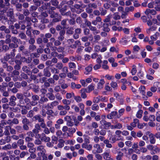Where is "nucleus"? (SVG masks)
Here are the masks:
<instances>
[{
    "label": "nucleus",
    "instance_id": "30",
    "mask_svg": "<svg viewBox=\"0 0 160 160\" xmlns=\"http://www.w3.org/2000/svg\"><path fill=\"white\" fill-rule=\"evenodd\" d=\"M52 55L54 57H57L58 59H62L64 58V56L62 54H58L56 52H53L52 53Z\"/></svg>",
    "mask_w": 160,
    "mask_h": 160
},
{
    "label": "nucleus",
    "instance_id": "36",
    "mask_svg": "<svg viewBox=\"0 0 160 160\" xmlns=\"http://www.w3.org/2000/svg\"><path fill=\"white\" fill-rule=\"evenodd\" d=\"M23 94L25 98H28L31 97L32 93L30 92L28 90H27L23 92Z\"/></svg>",
    "mask_w": 160,
    "mask_h": 160
},
{
    "label": "nucleus",
    "instance_id": "29",
    "mask_svg": "<svg viewBox=\"0 0 160 160\" xmlns=\"http://www.w3.org/2000/svg\"><path fill=\"white\" fill-rule=\"evenodd\" d=\"M87 91V88H82L80 91L81 97L83 98H85L87 97L86 93Z\"/></svg>",
    "mask_w": 160,
    "mask_h": 160
},
{
    "label": "nucleus",
    "instance_id": "37",
    "mask_svg": "<svg viewBox=\"0 0 160 160\" xmlns=\"http://www.w3.org/2000/svg\"><path fill=\"white\" fill-rule=\"evenodd\" d=\"M34 112H33V110H30L27 113V116L28 118H32L34 116Z\"/></svg>",
    "mask_w": 160,
    "mask_h": 160
},
{
    "label": "nucleus",
    "instance_id": "24",
    "mask_svg": "<svg viewBox=\"0 0 160 160\" xmlns=\"http://www.w3.org/2000/svg\"><path fill=\"white\" fill-rule=\"evenodd\" d=\"M41 139L42 141H44L46 142H49L50 140V138L49 137H46L45 134L43 133H42L41 135Z\"/></svg>",
    "mask_w": 160,
    "mask_h": 160
},
{
    "label": "nucleus",
    "instance_id": "12",
    "mask_svg": "<svg viewBox=\"0 0 160 160\" xmlns=\"http://www.w3.org/2000/svg\"><path fill=\"white\" fill-rule=\"evenodd\" d=\"M12 36L10 34H6L5 36V42L6 44H10L14 45L13 43H11V38Z\"/></svg>",
    "mask_w": 160,
    "mask_h": 160
},
{
    "label": "nucleus",
    "instance_id": "9",
    "mask_svg": "<svg viewBox=\"0 0 160 160\" xmlns=\"http://www.w3.org/2000/svg\"><path fill=\"white\" fill-rule=\"evenodd\" d=\"M42 116L40 114H37L35 115L32 118V120L33 121H38V122H44V119L42 118Z\"/></svg>",
    "mask_w": 160,
    "mask_h": 160
},
{
    "label": "nucleus",
    "instance_id": "43",
    "mask_svg": "<svg viewBox=\"0 0 160 160\" xmlns=\"http://www.w3.org/2000/svg\"><path fill=\"white\" fill-rule=\"evenodd\" d=\"M160 151V148L157 146H155V147H154V148H153V149L151 153L152 155H154L155 154L159 152Z\"/></svg>",
    "mask_w": 160,
    "mask_h": 160
},
{
    "label": "nucleus",
    "instance_id": "8",
    "mask_svg": "<svg viewBox=\"0 0 160 160\" xmlns=\"http://www.w3.org/2000/svg\"><path fill=\"white\" fill-rule=\"evenodd\" d=\"M64 120L67 122V125L68 127H72L74 125V122L72 121L71 117L69 116H66L64 118Z\"/></svg>",
    "mask_w": 160,
    "mask_h": 160
},
{
    "label": "nucleus",
    "instance_id": "39",
    "mask_svg": "<svg viewBox=\"0 0 160 160\" xmlns=\"http://www.w3.org/2000/svg\"><path fill=\"white\" fill-rule=\"evenodd\" d=\"M48 99L47 98L44 96L41 98L39 102L40 103L42 104L44 102H48Z\"/></svg>",
    "mask_w": 160,
    "mask_h": 160
},
{
    "label": "nucleus",
    "instance_id": "64",
    "mask_svg": "<svg viewBox=\"0 0 160 160\" xmlns=\"http://www.w3.org/2000/svg\"><path fill=\"white\" fill-rule=\"evenodd\" d=\"M143 113V111L142 110H139L137 112L136 117L138 118H141L142 117V114Z\"/></svg>",
    "mask_w": 160,
    "mask_h": 160
},
{
    "label": "nucleus",
    "instance_id": "33",
    "mask_svg": "<svg viewBox=\"0 0 160 160\" xmlns=\"http://www.w3.org/2000/svg\"><path fill=\"white\" fill-rule=\"evenodd\" d=\"M10 126H6L5 127L3 134L5 135H10V132H9V130H10Z\"/></svg>",
    "mask_w": 160,
    "mask_h": 160
},
{
    "label": "nucleus",
    "instance_id": "38",
    "mask_svg": "<svg viewBox=\"0 0 160 160\" xmlns=\"http://www.w3.org/2000/svg\"><path fill=\"white\" fill-rule=\"evenodd\" d=\"M63 65L62 62H58L55 65V67L58 70H61L63 68Z\"/></svg>",
    "mask_w": 160,
    "mask_h": 160
},
{
    "label": "nucleus",
    "instance_id": "54",
    "mask_svg": "<svg viewBox=\"0 0 160 160\" xmlns=\"http://www.w3.org/2000/svg\"><path fill=\"white\" fill-rule=\"evenodd\" d=\"M2 149L4 150H7L11 149V146L10 144H8L2 147Z\"/></svg>",
    "mask_w": 160,
    "mask_h": 160
},
{
    "label": "nucleus",
    "instance_id": "28",
    "mask_svg": "<svg viewBox=\"0 0 160 160\" xmlns=\"http://www.w3.org/2000/svg\"><path fill=\"white\" fill-rule=\"evenodd\" d=\"M149 141L150 143L152 144H154L156 142V140L154 137L153 134L152 133H150L149 135Z\"/></svg>",
    "mask_w": 160,
    "mask_h": 160
},
{
    "label": "nucleus",
    "instance_id": "1",
    "mask_svg": "<svg viewBox=\"0 0 160 160\" xmlns=\"http://www.w3.org/2000/svg\"><path fill=\"white\" fill-rule=\"evenodd\" d=\"M116 135H112L109 138V139H105L104 141V143L105 144L106 147L108 148H111L112 147V144L115 143L117 141H119V139L117 138Z\"/></svg>",
    "mask_w": 160,
    "mask_h": 160
},
{
    "label": "nucleus",
    "instance_id": "18",
    "mask_svg": "<svg viewBox=\"0 0 160 160\" xmlns=\"http://www.w3.org/2000/svg\"><path fill=\"white\" fill-rule=\"evenodd\" d=\"M22 70L23 72L26 73L28 75H30V74L32 73L29 68L27 66H23L22 68Z\"/></svg>",
    "mask_w": 160,
    "mask_h": 160
},
{
    "label": "nucleus",
    "instance_id": "47",
    "mask_svg": "<svg viewBox=\"0 0 160 160\" xmlns=\"http://www.w3.org/2000/svg\"><path fill=\"white\" fill-rule=\"evenodd\" d=\"M28 75L26 73L23 72H21L20 74V76L21 78L24 79H27L28 78Z\"/></svg>",
    "mask_w": 160,
    "mask_h": 160
},
{
    "label": "nucleus",
    "instance_id": "14",
    "mask_svg": "<svg viewBox=\"0 0 160 160\" xmlns=\"http://www.w3.org/2000/svg\"><path fill=\"white\" fill-rule=\"evenodd\" d=\"M101 124L104 126V128L106 129L108 128L111 126V123L110 122H107L106 120L102 119L100 122Z\"/></svg>",
    "mask_w": 160,
    "mask_h": 160
},
{
    "label": "nucleus",
    "instance_id": "22",
    "mask_svg": "<svg viewBox=\"0 0 160 160\" xmlns=\"http://www.w3.org/2000/svg\"><path fill=\"white\" fill-rule=\"evenodd\" d=\"M37 150L39 151L42 154H44L46 152L44 147L42 145H40L37 147Z\"/></svg>",
    "mask_w": 160,
    "mask_h": 160
},
{
    "label": "nucleus",
    "instance_id": "57",
    "mask_svg": "<svg viewBox=\"0 0 160 160\" xmlns=\"http://www.w3.org/2000/svg\"><path fill=\"white\" fill-rule=\"evenodd\" d=\"M24 97L23 93H18L16 94V98L19 100L24 99Z\"/></svg>",
    "mask_w": 160,
    "mask_h": 160
},
{
    "label": "nucleus",
    "instance_id": "40",
    "mask_svg": "<svg viewBox=\"0 0 160 160\" xmlns=\"http://www.w3.org/2000/svg\"><path fill=\"white\" fill-rule=\"evenodd\" d=\"M46 96L51 100H53L55 99V97L52 93H47Z\"/></svg>",
    "mask_w": 160,
    "mask_h": 160
},
{
    "label": "nucleus",
    "instance_id": "45",
    "mask_svg": "<svg viewBox=\"0 0 160 160\" xmlns=\"http://www.w3.org/2000/svg\"><path fill=\"white\" fill-rule=\"evenodd\" d=\"M102 156L104 159H107V158H111V155L109 154V152H105L102 154Z\"/></svg>",
    "mask_w": 160,
    "mask_h": 160
},
{
    "label": "nucleus",
    "instance_id": "5",
    "mask_svg": "<svg viewBox=\"0 0 160 160\" xmlns=\"http://www.w3.org/2000/svg\"><path fill=\"white\" fill-rule=\"evenodd\" d=\"M31 96L32 101L30 102V105L32 106H35L38 103V101L39 100V97L36 94L32 95Z\"/></svg>",
    "mask_w": 160,
    "mask_h": 160
},
{
    "label": "nucleus",
    "instance_id": "63",
    "mask_svg": "<svg viewBox=\"0 0 160 160\" xmlns=\"http://www.w3.org/2000/svg\"><path fill=\"white\" fill-rule=\"evenodd\" d=\"M25 20L28 23V25L30 26L32 25V23L31 21V18L29 17H26L25 18Z\"/></svg>",
    "mask_w": 160,
    "mask_h": 160
},
{
    "label": "nucleus",
    "instance_id": "21",
    "mask_svg": "<svg viewBox=\"0 0 160 160\" xmlns=\"http://www.w3.org/2000/svg\"><path fill=\"white\" fill-rule=\"evenodd\" d=\"M144 13L146 15L148 16L149 13L151 14L152 15H155L156 14L157 12L155 10L147 9L145 11Z\"/></svg>",
    "mask_w": 160,
    "mask_h": 160
},
{
    "label": "nucleus",
    "instance_id": "62",
    "mask_svg": "<svg viewBox=\"0 0 160 160\" xmlns=\"http://www.w3.org/2000/svg\"><path fill=\"white\" fill-rule=\"evenodd\" d=\"M113 18L114 20H118L121 18V16L118 14V13H115L113 14Z\"/></svg>",
    "mask_w": 160,
    "mask_h": 160
},
{
    "label": "nucleus",
    "instance_id": "13",
    "mask_svg": "<svg viewBox=\"0 0 160 160\" xmlns=\"http://www.w3.org/2000/svg\"><path fill=\"white\" fill-rule=\"evenodd\" d=\"M102 27V30L103 31L106 32H108L110 31V29L109 28V24L107 23H104L101 25L100 26L98 27L99 28Z\"/></svg>",
    "mask_w": 160,
    "mask_h": 160
},
{
    "label": "nucleus",
    "instance_id": "55",
    "mask_svg": "<svg viewBox=\"0 0 160 160\" xmlns=\"http://www.w3.org/2000/svg\"><path fill=\"white\" fill-rule=\"evenodd\" d=\"M28 154V152L27 151L25 152L23 151L21 152H20L19 156L20 158H23L26 155Z\"/></svg>",
    "mask_w": 160,
    "mask_h": 160
},
{
    "label": "nucleus",
    "instance_id": "46",
    "mask_svg": "<svg viewBox=\"0 0 160 160\" xmlns=\"http://www.w3.org/2000/svg\"><path fill=\"white\" fill-rule=\"evenodd\" d=\"M15 128L16 131L18 133H21L23 132L22 126H21L18 125L15 127Z\"/></svg>",
    "mask_w": 160,
    "mask_h": 160
},
{
    "label": "nucleus",
    "instance_id": "50",
    "mask_svg": "<svg viewBox=\"0 0 160 160\" xmlns=\"http://www.w3.org/2000/svg\"><path fill=\"white\" fill-rule=\"evenodd\" d=\"M114 96L116 97V99L118 100H120L121 101H122V98L121 95H120L119 93L117 92H114Z\"/></svg>",
    "mask_w": 160,
    "mask_h": 160
},
{
    "label": "nucleus",
    "instance_id": "42",
    "mask_svg": "<svg viewBox=\"0 0 160 160\" xmlns=\"http://www.w3.org/2000/svg\"><path fill=\"white\" fill-rule=\"evenodd\" d=\"M19 37L21 39L25 40H27V37L25 34L23 32H22L20 33L18 35Z\"/></svg>",
    "mask_w": 160,
    "mask_h": 160
},
{
    "label": "nucleus",
    "instance_id": "10",
    "mask_svg": "<svg viewBox=\"0 0 160 160\" xmlns=\"http://www.w3.org/2000/svg\"><path fill=\"white\" fill-rule=\"evenodd\" d=\"M114 117H116L115 118H119L120 116L118 115V112L117 111H114L108 114L107 116V117L109 119H112Z\"/></svg>",
    "mask_w": 160,
    "mask_h": 160
},
{
    "label": "nucleus",
    "instance_id": "58",
    "mask_svg": "<svg viewBox=\"0 0 160 160\" xmlns=\"http://www.w3.org/2000/svg\"><path fill=\"white\" fill-rule=\"evenodd\" d=\"M123 154L121 151H119L118 152V155L116 157V159L117 160H121L122 157L123 156Z\"/></svg>",
    "mask_w": 160,
    "mask_h": 160
},
{
    "label": "nucleus",
    "instance_id": "19",
    "mask_svg": "<svg viewBox=\"0 0 160 160\" xmlns=\"http://www.w3.org/2000/svg\"><path fill=\"white\" fill-rule=\"evenodd\" d=\"M18 51L19 52H22L24 55L27 54V51H26L25 47L23 45H20L18 47Z\"/></svg>",
    "mask_w": 160,
    "mask_h": 160
},
{
    "label": "nucleus",
    "instance_id": "6",
    "mask_svg": "<svg viewBox=\"0 0 160 160\" xmlns=\"http://www.w3.org/2000/svg\"><path fill=\"white\" fill-rule=\"evenodd\" d=\"M17 106L20 107L21 108V113L22 115H25L28 112V110L29 109V108L26 106L22 105L19 104H18Z\"/></svg>",
    "mask_w": 160,
    "mask_h": 160
},
{
    "label": "nucleus",
    "instance_id": "61",
    "mask_svg": "<svg viewBox=\"0 0 160 160\" xmlns=\"http://www.w3.org/2000/svg\"><path fill=\"white\" fill-rule=\"evenodd\" d=\"M100 15L102 16H104L107 13V11L106 9H104L103 8H102L100 9Z\"/></svg>",
    "mask_w": 160,
    "mask_h": 160
},
{
    "label": "nucleus",
    "instance_id": "11",
    "mask_svg": "<svg viewBox=\"0 0 160 160\" xmlns=\"http://www.w3.org/2000/svg\"><path fill=\"white\" fill-rule=\"evenodd\" d=\"M17 100V98L14 96H12L9 99V104L12 107H14L16 105V102L15 101Z\"/></svg>",
    "mask_w": 160,
    "mask_h": 160
},
{
    "label": "nucleus",
    "instance_id": "51",
    "mask_svg": "<svg viewBox=\"0 0 160 160\" xmlns=\"http://www.w3.org/2000/svg\"><path fill=\"white\" fill-rule=\"evenodd\" d=\"M58 104V102L57 101H55L52 102L50 104V109H53L54 107L57 106Z\"/></svg>",
    "mask_w": 160,
    "mask_h": 160
},
{
    "label": "nucleus",
    "instance_id": "7",
    "mask_svg": "<svg viewBox=\"0 0 160 160\" xmlns=\"http://www.w3.org/2000/svg\"><path fill=\"white\" fill-rule=\"evenodd\" d=\"M78 2L80 3V4H75L73 6V7L77 9H79L81 10V11L79 12L78 13H79L83 11V10L81 9V8H85L86 7V5L82 3L81 2Z\"/></svg>",
    "mask_w": 160,
    "mask_h": 160
},
{
    "label": "nucleus",
    "instance_id": "4",
    "mask_svg": "<svg viewBox=\"0 0 160 160\" xmlns=\"http://www.w3.org/2000/svg\"><path fill=\"white\" fill-rule=\"evenodd\" d=\"M93 149L92 151V153L94 154L96 153H101L102 152V149L101 148L100 145L98 143H96L93 146Z\"/></svg>",
    "mask_w": 160,
    "mask_h": 160
},
{
    "label": "nucleus",
    "instance_id": "25",
    "mask_svg": "<svg viewBox=\"0 0 160 160\" xmlns=\"http://www.w3.org/2000/svg\"><path fill=\"white\" fill-rule=\"evenodd\" d=\"M43 75L44 76L49 77L51 75L50 71L49 70L48 68H44L43 71Z\"/></svg>",
    "mask_w": 160,
    "mask_h": 160
},
{
    "label": "nucleus",
    "instance_id": "27",
    "mask_svg": "<svg viewBox=\"0 0 160 160\" xmlns=\"http://www.w3.org/2000/svg\"><path fill=\"white\" fill-rule=\"evenodd\" d=\"M22 124H29L30 122L29 120L25 116H22Z\"/></svg>",
    "mask_w": 160,
    "mask_h": 160
},
{
    "label": "nucleus",
    "instance_id": "16",
    "mask_svg": "<svg viewBox=\"0 0 160 160\" xmlns=\"http://www.w3.org/2000/svg\"><path fill=\"white\" fill-rule=\"evenodd\" d=\"M13 46V45H11L10 44H8V45L3 44L2 45V48L4 52H6L9 51L10 48H12V47H13L12 46Z\"/></svg>",
    "mask_w": 160,
    "mask_h": 160
},
{
    "label": "nucleus",
    "instance_id": "31",
    "mask_svg": "<svg viewBox=\"0 0 160 160\" xmlns=\"http://www.w3.org/2000/svg\"><path fill=\"white\" fill-rule=\"evenodd\" d=\"M105 83V82L103 79H101L98 84L97 88L98 89H101L103 86V84Z\"/></svg>",
    "mask_w": 160,
    "mask_h": 160
},
{
    "label": "nucleus",
    "instance_id": "52",
    "mask_svg": "<svg viewBox=\"0 0 160 160\" xmlns=\"http://www.w3.org/2000/svg\"><path fill=\"white\" fill-rule=\"evenodd\" d=\"M36 48V46L34 44H30L29 46L28 49L31 52H33Z\"/></svg>",
    "mask_w": 160,
    "mask_h": 160
},
{
    "label": "nucleus",
    "instance_id": "41",
    "mask_svg": "<svg viewBox=\"0 0 160 160\" xmlns=\"http://www.w3.org/2000/svg\"><path fill=\"white\" fill-rule=\"evenodd\" d=\"M3 58L6 61H8L10 59H11L13 57V56L11 55L10 53H6Z\"/></svg>",
    "mask_w": 160,
    "mask_h": 160
},
{
    "label": "nucleus",
    "instance_id": "32",
    "mask_svg": "<svg viewBox=\"0 0 160 160\" xmlns=\"http://www.w3.org/2000/svg\"><path fill=\"white\" fill-rule=\"evenodd\" d=\"M89 28V30L93 32V33L94 35H96L99 33L98 30H97V28L96 27L91 26Z\"/></svg>",
    "mask_w": 160,
    "mask_h": 160
},
{
    "label": "nucleus",
    "instance_id": "2",
    "mask_svg": "<svg viewBox=\"0 0 160 160\" xmlns=\"http://www.w3.org/2000/svg\"><path fill=\"white\" fill-rule=\"evenodd\" d=\"M6 12L7 16L9 17V19L8 20V23H9L10 22H16V20L15 18L13 8H9L8 11H6Z\"/></svg>",
    "mask_w": 160,
    "mask_h": 160
},
{
    "label": "nucleus",
    "instance_id": "35",
    "mask_svg": "<svg viewBox=\"0 0 160 160\" xmlns=\"http://www.w3.org/2000/svg\"><path fill=\"white\" fill-rule=\"evenodd\" d=\"M85 70L86 71L84 72V73L86 75L88 74L92 70V68L91 66V65L85 68Z\"/></svg>",
    "mask_w": 160,
    "mask_h": 160
},
{
    "label": "nucleus",
    "instance_id": "48",
    "mask_svg": "<svg viewBox=\"0 0 160 160\" xmlns=\"http://www.w3.org/2000/svg\"><path fill=\"white\" fill-rule=\"evenodd\" d=\"M139 120L138 119H133V122L131 123L130 125L133 128H135L137 126V124L139 123Z\"/></svg>",
    "mask_w": 160,
    "mask_h": 160
},
{
    "label": "nucleus",
    "instance_id": "15",
    "mask_svg": "<svg viewBox=\"0 0 160 160\" xmlns=\"http://www.w3.org/2000/svg\"><path fill=\"white\" fill-rule=\"evenodd\" d=\"M64 106L61 105H58V109L59 110H65L68 111L70 109V107L69 105H64Z\"/></svg>",
    "mask_w": 160,
    "mask_h": 160
},
{
    "label": "nucleus",
    "instance_id": "23",
    "mask_svg": "<svg viewBox=\"0 0 160 160\" xmlns=\"http://www.w3.org/2000/svg\"><path fill=\"white\" fill-rule=\"evenodd\" d=\"M145 87L144 86H141L139 88V91L140 93H141L142 95L144 96V97H143V98H145V97L146 98H147V97L145 96Z\"/></svg>",
    "mask_w": 160,
    "mask_h": 160
},
{
    "label": "nucleus",
    "instance_id": "34",
    "mask_svg": "<svg viewBox=\"0 0 160 160\" xmlns=\"http://www.w3.org/2000/svg\"><path fill=\"white\" fill-rule=\"evenodd\" d=\"M49 13L51 14L50 17L52 18H57V17L58 16V13L52 11H50L49 10Z\"/></svg>",
    "mask_w": 160,
    "mask_h": 160
},
{
    "label": "nucleus",
    "instance_id": "59",
    "mask_svg": "<svg viewBox=\"0 0 160 160\" xmlns=\"http://www.w3.org/2000/svg\"><path fill=\"white\" fill-rule=\"evenodd\" d=\"M94 41L93 42H94L97 43L98 42V41L100 40L101 39L100 36L99 35H95L94 36Z\"/></svg>",
    "mask_w": 160,
    "mask_h": 160
},
{
    "label": "nucleus",
    "instance_id": "49",
    "mask_svg": "<svg viewBox=\"0 0 160 160\" xmlns=\"http://www.w3.org/2000/svg\"><path fill=\"white\" fill-rule=\"evenodd\" d=\"M2 84L1 88H0V90L2 93L6 91V87L8 86V83L6 82H3Z\"/></svg>",
    "mask_w": 160,
    "mask_h": 160
},
{
    "label": "nucleus",
    "instance_id": "17",
    "mask_svg": "<svg viewBox=\"0 0 160 160\" xmlns=\"http://www.w3.org/2000/svg\"><path fill=\"white\" fill-rule=\"evenodd\" d=\"M14 45L12 46L13 48H10V49H12L11 51L10 52L11 54V55L13 56V57H14L16 55L15 52H16V50L15 48H16L18 47V45L17 44H15L13 43Z\"/></svg>",
    "mask_w": 160,
    "mask_h": 160
},
{
    "label": "nucleus",
    "instance_id": "44",
    "mask_svg": "<svg viewBox=\"0 0 160 160\" xmlns=\"http://www.w3.org/2000/svg\"><path fill=\"white\" fill-rule=\"evenodd\" d=\"M20 40L14 36H12L11 38V42L13 43L17 44V43L19 42Z\"/></svg>",
    "mask_w": 160,
    "mask_h": 160
},
{
    "label": "nucleus",
    "instance_id": "26",
    "mask_svg": "<svg viewBox=\"0 0 160 160\" xmlns=\"http://www.w3.org/2000/svg\"><path fill=\"white\" fill-rule=\"evenodd\" d=\"M82 147L83 148H84L87 150L91 151L92 148V145L91 144L88 145L86 143H83L82 145Z\"/></svg>",
    "mask_w": 160,
    "mask_h": 160
},
{
    "label": "nucleus",
    "instance_id": "60",
    "mask_svg": "<svg viewBox=\"0 0 160 160\" xmlns=\"http://www.w3.org/2000/svg\"><path fill=\"white\" fill-rule=\"evenodd\" d=\"M97 7V4L95 3H90L88 5V7L90 8H92L94 9H96Z\"/></svg>",
    "mask_w": 160,
    "mask_h": 160
},
{
    "label": "nucleus",
    "instance_id": "20",
    "mask_svg": "<svg viewBox=\"0 0 160 160\" xmlns=\"http://www.w3.org/2000/svg\"><path fill=\"white\" fill-rule=\"evenodd\" d=\"M30 88L32 89L33 91L35 93H37L39 91V87L34 84H31Z\"/></svg>",
    "mask_w": 160,
    "mask_h": 160
},
{
    "label": "nucleus",
    "instance_id": "3",
    "mask_svg": "<svg viewBox=\"0 0 160 160\" xmlns=\"http://www.w3.org/2000/svg\"><path fill=\"white\" fill-rule=\"evenodd\" d=\"M68 42L69 47L72 49H76L77 46H80L81 45V43L80 41L77 40L75 41L73 39H68Z\"/></svg>",
    "mask_w": 160,
    "mask_h": 160
},
{
    "label": "nucleus",
    "instance_id": "56",
    "mask_svg": "<svg viewBox=\"0 0 160 160\" xmlns=\"http://www.w3.org/2000/svg\"><path fill=\"white\" fill-rule=\"evenodd\" d=\"M87 88L86 92L88 93L94 90V86L92 85H91L88 86Z\"/></svg>",
    "mask_w": 160,
    "mask_h": 160
},
{
    "label": "nucleus",
    "instance_id": "53",
    "mask_svg": "<svg viewBox=\"0 0 160 160\" xmlns=\"http://www.w3.org/2000/svg\"><path fill=\"white\" fill-rule=\"evenodd\" d=\"M51 72L54 74H58L59 73V71L56 68L52 67L50 68Z\"/></svg>",
    "mask_w": 160,
    "mask_h": 160
}]
</instances>
